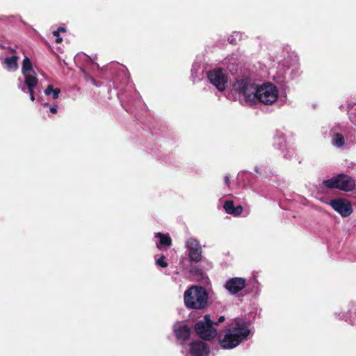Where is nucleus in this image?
I'll list each match as a JSON object with an SVG mask.
<instances>
[{
    "label": "nucleus",
    "mask_w": 356,
    "mask_h": 356,
    "mask_svg": "<svg viewBox=\"0 0 356 356\" xmlns=\"http://www.w3.org/2000/svg\"><path fill=\"white\" fill-rule=\"evenodd\" d=\"M286 145V140L282 136H277L275 138L274 145L277 147V148L281 149L284 147Z\"/></svg>",
    "instance_id": "obj_18"
},
{
    "label": "nucleus",
    "mask_w": 356,
    "mask_h": 356,
    "mask_svg": "<svg viewBox=\"0 0 356 356\" xmlns=\"http://www.w3.org/2000/svg\"><path fill=\"white\" fill-rule=\"evenodd\" d=\"M233 89L242 98L241 101L248 105L258 102L271 105L277 101L279 96L278 89L273 83L267 82L258 86L248 79L236 80L233 85Z\"/></svg>",
    "instance_id": "obj_1"
},
{
    "label": "nucleus",
    "mask_w": 356,
    "mask_h": 356,
    "mask_svg": "<svg viewBox=\"0 0 356 356\" xmlns=\"http://www.w3.org/2000/svg\"><path fill=\"white\" fill-rule=\"evenodd\" d=\"M50 111H51L52 113H57L56 106H54L51 107V108H50Z\"/></svg>",
    "instance_id": "obj_25"
},
{
    "label": "nucleus",
    "mask_w": 356,
    "mask_h": 356,
    "mask_svg": "<svg viewBox=\"0 0 356 356\" xmlns=\"http://www.w3.org/2000/svg\"><path fill=\"white\" fill-rule=\"evenodd\" d=\"M22 73L24 80L18 79L17 86L24 92H29L32 102L35 100L34 90L38 83L37 74L33 70V63L28 56L22 61Z\"/></svg>",
    "instance_id": "obj_3"
},
{
    "label": "nucleus",
    "mask_w": 356,
    "mask_h": 356,
    "mask_svg": "<svg viewBox=\"0 0 356 356\" xmlns=\"http://www.w3.org/2000/svg\"><path fill=\"white\" fill-rule=\"evenodd\" d=\"M246 286V280L242 277H233L229 279L224 286L231 294L235 295L241 291Z\"/></svg>",
    "instance_id": "obj_10"
},
{
    "label": "nucleus",
    "mask_w": 356,
    "mask_h": 356,
    "mask_svg": "<svg viewBox=\"0 0 356 356\" xmlns=\"http://www.w3.org/2000/svg\"><path fill=\"white\" fill-rule=\"evenodd\" d=\"M173 328L175 334L178 340L185 342L188 339L191 330L187 325L176 323Z\"/></svg>",
    "instance_id": "obj_12"
},
{
    "label": "nucleus",
    "mask_w": 356,
    "mask_h": 356,
    "mask_svg": "<svg viewBox=\"0 0 356 356\" xmlns=\"http://www.w3.org/2000/svg\"><path fill=\"white\" fill-rule=\"evenodd\" d=\"M65 28H63V27H59L57 29V30L54 31L53 32V35H57L58 34H59L60 32H65Z\"/></svg>",
    "instance_id": "obj_21"
},
{
    "label": "nucleus",
    "mask_w": 356,
    "mask_h": 356,
    "mask_svg": "<svg viewBox=\"0 0 356 356\" xmlns=\"http://www.w3.org/2000/svg\"><path fill=\"white\" fill-rule=\"evenodd\" d=\"M214 323L211 320L210 315L207 314L202 321H197L195 325L197 334L202 339L210 341L218 334L217 330L213 327Z\"/></svg>",
    "instance_id": "obj_6"
},
{
    "label": "nucleus",
    "mask_w": 356,
    "mask_h": 356,
    "mask_svg": "<svg viewBox=\"0 0 356 356\" xmlns=\"http://www.w3.org/2000/svg\"><path fill=\"white\" fill-rule=\"evenodd\" d=\"M229 183H230V182H229V176H228V175H226V176L225 177V184L227 186H229Z\"/></svg>",
    "instance_id": "obj_24"
},
{
    "label": "nucleus",
    "mask_w": 356,
    "mask_h": 356,
    "mask_svg": "<svg viewBox=\"0 0 356 356\" xmlns=\"http://www.w3.org/2000/svg\"><path fill=\"white\" fill-rule=\"evenodd\" d=\"M186 247L188 250V255L191 260L199 261L202 259V248L199 241L193 238H188L186 242Z\"/></svg>",
    "instance_id": "obj_9"
},
{
    "label": "nucleus",
    "mask_w": 356,
    "mask_h": 356,
    "mask_svg": "<svg viewBox=\"0 0 356 356\" xmlns=\"http://www.w3.org/2000/svg\"><path fill=\"white\" fill-rule=\"evenodd\" d=\"M155 259H156V264L158 266L161 267V268H165L168 266V264L165 261V257L164 255H162L159 258H156V257H155Z\"/></svg>",
    "instance_id": "obj_19"
},
{
    "label": "nucleus",
    "mask_w": 356,
    "mask_h": 356,
    "mask_svg": "<svg viewBox=\"0 0 356 356\" xmlns=\"http://www.w3.org/2000/svg\"><path fill=\"white\" fill-rule=\"evenodd\" d=\"M54 36L56 37L55 41L56 43H60L63 40L62 38H60L59 36V34H58L57 35H54Z\"/></svg>",
    "instance_id": "obj_23"
},
{
    "label": "nucleus",
    "mask_w": 356,
    "mask_h": 356,
    "mask_svg": "<svg viewBox=\"0 0 356 356\" xmlns=\"http://www.w3.org/2000/svg\"><path fill=\"white\" fill-rule=\"evenodd\" d=\"M330 205L339 213L342 217H348L353 213V208L350 202L343 198H337L330 201Z\"/></svg>",
    "instance_id": "obj_8"
},
{
    "label": "nucleus",
    "mask_w": 356,
    "mask_h": 356,
    "mask_svg": "<svg viewBox=\"0 0 356 356\" xmlns=\"http://www.w3.org/2000/svg\"><path fill=\"white\" fill-rule=\"evenodd\" d=\"M155 237L158 238V241H156V245L159 250L171 246L172 240L168 234L158 232L155 234Z\"/></svg>",
    "instance_id": "obj_13"
},
{
    "label": "nucleus",
    "mask_w": 356,
    "mask_h": 356,
    "mask_svg": "<svg viewBox=\"0 0 356 356\" xmlns=\"http://www.w3.org/2000/svg\"><path fill=\"white\" fill-rule=\"evenodd\" d=\"M19 57L17 56H13L11 57H6L4 59L3 64L7 70L14 72L18 68L17 60Z\"/></svg>",
    "instance_id": "obj_15"
},
{
    "label": "nucleus",
    "mask_w": 356,
    "mask_h": 356,
    "mask_svg": "<svg viewBox=\"0 0 356 356\" xmlns=\"http://www.w3.org/2000/svg\"><path fill=\"white\" fill-rule=\"evenodd\" d=\"M332 144L337 147L344 146L345 140L343 136L341 134H335L332 137Z\"/></svg>",
    "instance_id": "obj_17"
},
{
    "label": "nucleus",
    "mask_w": 356,
    "mask_h": 356,
    "mask_svg": "<svg viewBox=\"0 0 356 356\" xmlns=\"http://www.w3.org/2000/svg\"><path fill=\"white\" fill-rule=\"evenodd\" d=\"M225 321V316H221L218 318V321H217V322H216V323H214V325H218L219 323H222V322H224Z\"/></svg>",
    "instance_id": "obj_22"
},
{
    "label": "nucleus",
    "mask_w": 356,
    "mask_h": 356,
    "mask_svg": "<svg viewBox=\"0 0 356 356\" xmlns=\"http://www.w3.org/2000/svg\"><path fill=\"white\" fill-rule=\"evenodd\" d=\"M44 92L46 96L50 97L53 99H57L60 93V90L58 88H54L52 85H48Z\"/></svg>",
    "instance_id": "obj_16"
},
{
    "label": "nucleus",
    "mask_w": 356,
    "mask_h": 356,
    "mask_svg": "<svg viewBox=\"0 0 356 356\" xmlns=\"http://www.w3.org/2000/svg\"><path fill=\"white\" fill-rule=\"evenodd\" d=\"M208 293L202 286H192L188 288L184 296V304L187 308L202 309L208 302Z\"/></svg>",
    "instance_id": "obj_4"
},
{
    "label": "nucleus",
    "mask_w": 356,
    "mask_h": 356,
    "mask_svg": "<svg viewBox=\"0 0 356 356\" xmlns=\"http://www.w3.org/2000/svg\"><path fill=\"white\" fill-rule=\"evenodd\" d=\"M92 82L93 83V84L96 85L95 83L94 79H92Z\"/></svg>",
    "instance_id": "obj_26"
},
{
    "label": "nucleus",
    "mask_w": 356,
    "mask_h": 356,
    "mask_svg": "<svg viewBox=\"0 0 356 356\" xmlns=\"http://www.w3.org/2000/svg\"><path fill=\"white\" fill-rule=\"evenodd\" d=\"M207 76L209 82L219 91L225 90L229 81V75L226 70L215 68L207 72Z\"/></svg>",
    "instance_id": "obj_7"
},
{
    "label": "nucleus",
    "mask_w": 356,
    "mask_h": 356,
    "mask_svg": "<svg viewBox=\"0 0 356 356\" xmlns=\"http://www.w3.org/2000/svg\"><path fill=\"white\" fill-rule=\"evenodd\" d=\"M251 334L249 323L243 318L237 317L228 323L225 334L218 338V343L223 349H232Z\"/></svg>",
    "instance_id": "obj_2"
},
{
    "label": "nucleus",
    "mask_w": 356,
    "mask_h": 356,
    "mask_svg": "<svg viewBox=\"0 0 356 356\" xmlns=\"http://www.w3.org/2000/svg\"><path fill=\"white\" fill-rule=\"evenodd\" d=\"M223 208L227 213L232 214L234 216L241 215L243 211V207L240 205L235 207L232 200L226 201L223 205Z\"/></svg>",
    "instance_id": "obj_14"
},
{
    "label": "nucleus",
    "mask_w": 356,
    "mask_h": 356,
    "mask_svg": "<svg viewBox=\"0 0 356 356\" xmlns=\"http://www.w3.org/2000/svg\"><path fill=\"white\" fill-rule=\"evenodd\" d=\"M241 35L240 33L236 32L234 33V34L231 36V38H229L230 43H236V39H241Z\"/></svg>",
    "instance_id": "obj_20"
},
{
    "label": "nucleus",
    "mask_w": 356,
    "mask_h": 356,
    "mask_svg": "<svg viewBox=\"0 0 356 356\" xmlns=\"http://www.w3.org/2000/svg\"><path fill=\"white\" fill-rule=\"evenodd\" d=\"M323 184L327 188H337L344 191H351L355 186V180L344 174H339L331 179L324 180Z\"/></svg>",
    "instance_id": "obj_5"
},
{
    "label": "nucleus",
    "mask_w": 356,
    "mask_h": 356,
    "mask_svg": "<svg viewBox=\"0 0 356 356\" xmlns=\"http://www.w3.org/2000/svg\"><path fill=\"white\" fill-rule=\"evenodd\" d=\"M190 353L191 356H209L210 349L204 342L195 341L190 344Z\"/></svg>",
    "instance_id": "obj_11"
}]
</instances>
